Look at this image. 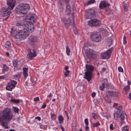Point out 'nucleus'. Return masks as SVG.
<instances>
[{
    "label": "nucleus",
    "instance_id": "nucleus-60",
    "mask_svg": "<svg viewBox=\"0 0 131 131\" xmlns=\"http://www.w3.org/2000/svg\"><path fill=\"white\" fill-rule=\"evenodd\" d=\"M127 83H128V85L127 86H129V85L130 84V81H128V82H127Z\"/></svg>",
    "mask_w": 131,
    "mask_h": 131
},
{
    "label": "nucleus",
    "instance_id": "nucleus-35",
    "mask_svg": "<svg viewBox=\"0 0 131 131\" xmlns=\"http://www.w3.org/2000/svg\"><path fill=\"white\" fill-rule=\"evenodd\" d=\"M113 97L117 96L118 94V92H117L115 91H113Z\"/></svg>",
    "mask_w": 131,
    "mask_h": 131
},
{
    "label": "nucleus",
    "instance_id": "nucleus-2",
    "mask_svg": "<svg viewBox=\"0 0 131 131\" xmlns=\"http://www.w3.org/2000/svg\"><path fill=\"white\" fill-rule=\"evenodd\" d=\"M85 18L86 19H91L88 21L89 25L91 27H95L100 25V22L97 19L98 16L97 12L94 9H90L85 14Z\"/></svg>",
    "mask_w": 131,
    "mask_h": 131
},
{
    "label": "nucleus",
    "instance_id": "nucleus-41",
    "mask_svg": "<svg viewBox=\"0 0 131 131\" xmlns=\"http://www.w3.org/2000/svg\"><path fill=\"white\" fill-rule=\"evenodd\" d=\"M73 31L74 33L75 34H77L78 33V30L77 28L75 27H74L73 28Z\"/></svg>",
    "mask_w": 131,
    "mask_h": 131
},
{
    "label": "nucleus",
    "instance_id": "nucleus-1",
    "mask_svg": "<svg viewBox=\"0 0 131 131\" xmlns=\"http://www.w3.org/2000/svg\"><path fill=\"white\" fill-rule=\"evenodd\" d=\"M37 18V16L35 14H30L28 15L25 20L17 21L15 23V25L18 27H21L23 29L17 30H14L12 28L11 32V35L18 41L25 38L29 33L34 31V26L33 24H31L32 22H35Z\"/></svg>",
    "mask_w": 131,
    "mask_h": 131
},
{
    "label": "nucleus",
    "instance_id": "nucleus-46",
    "mask_svg": "<svg viewBox=\"0 0 131 131\" xmlns=\"http://www.w3.org/2000/svg\"><path fill=\"white\" fill-rule=\"evenodd\" d=\"M96 93L95 92H93L91 94L93 98H94L95 96Z\"/></svg>",
    "mask_w": 131,
    "mask_h": 131
},
{
    "label": "nucleus",
    "instance_id": "nucleus-36",
    "mask_svg": "<svg viewBox=\"0 0 131 131\" xmlns=\"http://www.w3.org/2000/svg\"><path fill=\"white\" fill-rule=\"evenodd\" d=\"M92 116L93 118L95 119L97 118V115L94 113H93L92 114Z\"/></svg>",
    "mask_w": 131,
    "mask_h": 131
},
{
    "label": "nucleus",
    "instance_id": "nucleus-45",
    "mask_svg": "<svg viewBox=\"0 0 131 131\" xmlns=\"http://www.w3.org/2000/svg\"><path fill=\"white\" fill-rule=\"evenodd\" d=\"M110 129L111 130H113L114 129V127L112 124H111L110 126Z\"/></svg>",
    "mask_w": 131,
    "mask_h": 131
},
{
    "label": "nucleus",
    "instance_id": "nucleus-29",
    "mask_svg": "<svg viewBox=\"0 0 131 131\" xmlns=\"http://www.w3.org/2000/svg\"><path fill=\"white\" fill-rule=\"evenodd\" d=\"M51 115V118L53 120H55L56 118V116L54 114V113H52V112L50 113Z\"/></svg>",
    "mask_w": 131,
    "mask_h": 131
},
{
    "label": "nucleus",
    "instance_id": "nucleus-23",
    "mask_svg": "<svg viewBox=\"0 0 131 131\" xmlns=\"http://www.w3.org/2000/svg\"><path fill=\"white\" fill-rule=\"evenodd\" d=\"M120 112H118L117 111L114 114V118L116 120L117 119V118L119 117V114Z\"/></svg>",
    "mask_w": 131,
    "mask_h": 131
},
{
    "label": "nucleus",
    "instance_id": "nucleus-12",
    "mask_svg": "<svg viewBox=\"0 0 131 131\" xmlns=\"http://www.w3.org/2000/svg\"><path fill=\"white\" fill-rule=\"evenodd\" d=\"M38 39V36L32 35L30 36L29 38V42L30 43L32 44L36 42Z\"/></svg>",
    "mask_w": 131,
    "mask_h": 131
},
{
    "label": "nucleus",
    "instance_id": "nucleus-52",
    "mask_svg": "<svg viewBox=\"0 0 131 131\" xmlns=\"http://www.w3.org/2000/svg\"><path fill=\"white\" fill-rule=\"evenodd\" d=\"M128 98L130 100H131V93H130L129 94Z\"/></svg>",
    "mask_w": 131,
    "mask_h": 131
},
{
    "label": "nucleus",
    "instance_id": "nucleus-39",
    "mask_svg": "<svg viewBox=\"0 0 131 131\" xmlns=\"http://www.w3.org/2000/svg\"><path fill=\"white\" fill-rule=\"evenodd\" d=\"M100 124L99 123L97 122L94 123L93 124V127H97L100 125Z\"/></svg>",
    "mask_w": 131,
    "mask_h": 131
},
{
    "label": "nucleus",
    "instance_id": "nucleus-11",
    "mask_svg": "<svg viewBox=\"0 0 131 131\" xmlns=\"http://www.w3.org/2000/svg\"><path fill=\"white\" fill-rule=\"evenodd\" d=\"M16 0H7V4L8 8L12 10L15 6Z\"/></svg>",
    "mask_w": 131,
    "mask_h": 131
},
{
    "label": "nucleus",
    "instance_id": "nucleus-58",
    "mask_svg": "<svg viewBox=\"0 0 131 131\" xmlns=\"http://www.w3.org/2000/svg\"><path fill=\"white\" fill-rule=\"evenodd\" d=\"M4 76H0V79H4Z\"/></svg>",
    "mask_w": 131,
    "mask_h": 131
},
{
    "label": "nucleus",
    "instance_id": "nucleus-8",
    "mask_svg": "<svg viewBox=\"0 0 131 131\" xmlns=\"http://www.w3.org/2000/svg\"><path fill=\"white\" fill-rule=\"evenodd\" d=\"M37 55L36 50L34 48L29 49L28 51V54L27 58L31 60H32Z\"/></svg>",
    "mask_w": 131,
    "mask_h": 131
},
{
    "label": "nucleus",
    "instance_id": "nucleus-5",
    "mask_svg": "<svg viewBox=\"0 0 131 131\" xmlns=\"http://www.w3.org/2000/svg\"><path fill=\"white\" fill-rule=\"evenodd\" d=\"M85 68L87 71L85 73V76H84L85 79L89 82L92 79V72L94 69V67L88 64H86Z\"/></svg>",
    "mask_w": 131,
    "mask_h": 131
},
{
    "label": "nucleus",
    "instance_id": "nucleus-49",
    "mask_svg": "<svg viewBox=\"0 0 131 131\" xmlns=\"http://www.w3.org/2000/svg\"><path fill=\"white\" fill-rule=\"evenodd\" d=\"M35 118L38 119L39 121H40L41 119L39 117H35Z\"/></svg>",
    "mask_w": 131,
    "mask_h": 131
},
{
    "label": "nucleus",
    "instance_id": "nucleus-9",
    "mask_svg": "<svg viewBox=\"0 0 131 131\" xmlns=\"http://www.w3.org/2000/svg\"><path fill=\"white\" fill-rule=\"evenodd\" d=\"M112 50L113 48H111L107 50L106 52L102 53L100 55L101 58L103 59H107L109 58Z\"/></svg>",
    "mask_w": 131,
    "mask_h": 131
},
{
    "label": "nucleus",
    "instance_id": "nucleus-15",
    "mask_svg": "<svg viewBox=\"0 0 131 131\" xmlns=\"http://www.w3.org/2000/svg\"><path fill=\"white\" fill-rule=\"evenodd\" d=\"M72 7L69 4H67L66 6V13L67 15L70 14L73 10Z\"/></svg>",
    "mask_w": 131,
    "mask_h": 131
},
{
    "label": "nucleus",
    "instance_id": "nucleus-7",
    "mask_svg": "<svg viewBox=\"0 0 131 131\" xmlns=\"http://www.w3.org/2000/svg\"><path fill=\"white\" fill-rule=\"evenodd\" d=\"M86 47H85V49L86 50L85 54L86 57L90 60H91L96 58V56L93 52V50L90 49H86Z\"/></svg>",
    "mask_w": 131,
    "mask_h": 131
},
{
    "label": "nucleus",
    "instance_id": "nucleus-47",
    "mask_svg": "<svg viewBox=\"0 0 131 131\" xmlns=\"http://www.w3.org/2000/svg\"><path fill=\"white\" fill-rule=\"evenodd\" d=\"M85 129L86 131H87L89 130V127L88 126V125H86Z\"/></svg>",
    "mask_w": 131,
    "mask_h": 131
},
{
    "label": "nucleus",
    "instance_id": "nucleus-42",
    "mask_svg": "<svg viewBox=\"0 0 131 131\" xmlns=\"http://www.w3.org/2000/svg\"><path fill=\"white\" fill-rule=\"evenodd\" d=\"M118 69L119 72H123V70L122 67H118Z\"/></svg>",
    "mask_w": 131,
    "mask_h": 131
},
{
    "label": "nucleus",
    "instance_id": "nucleus-59",
    "mask_svg": "<svg viewBox=\"0 0 131 131\" xmlns=\"http://www.w3.org/2000/svg\"><path fill=\"white\" fill-rule=\"evenodd\" d=\"M52 95L51 94V93H50L49 95L48 96V97H52Z\"/></svg>",
    "mask_w": 131,
    "mask_h": 131
},
{
    "label": "nucleus",
    "instance_id": "nucleus-30",
    "mask_svg": "<svg viewBox=\"0 0 131 131\" xmlns=\"http://www.w3.org/2000/svg\"><path fill=\"white\" fill-rule=\"evenodd\" d=\"M129 127L127 126H124L122 129V131H128Z\"/></svg>",
    "mask_w": 131,
    "mask_h": 131
},
{
    "label": "nucleus",
    "instance_id": "nucleus-64",
    "mask_svg": "<svg viewBox=\"0 0 131 131\" xmlns=\"http://www.w3.org/2000/svg\"><path fill=\"white\" fill-rule=\"evenodd\" d=\"M9 17V16H7V17L6 18H5V20H7L8 18Z\"/></svg>",
    "mask_w": 131,
    "mask_h": 131
},
{
    "label": "nucleus",
    "instance_id": "nucleus-33",
    "mask_svg": "<svg viewBox=\"0 0 131 131\" xmlns=\"http://www.w3.org/2000/svg\"><path fill=\"white\" fill-rule=\"evenodd\" d=\"M108 44L111 45L112 43V40L111 37H109L108 38Z\"/></svg>",
    "mask_w": 131,
    "mask_h": 131
},
{
    "label": "nucleus",
    "instance_id": "nucleus-57",
    "mask_svg": "<svg viewBox=\"0 0 131 131\" xmlns=\"http://www.w3.org/2000/svg\"><path fill=\"white\" fill-rule=\"evenodd\" d=\"M64 2L66 3H68L69 2L70 0H64Z\"/></svg>",
    "mask_w": 131,
    "mask_h": 131
},
{
    "label": "nucleus",
    "instance_id": "nucleus-13",
    "mask_svg": "<svg viewBox=\"0 0 131 131\" xmlns=\"http://www.w3.org/2000/svg\"><path fill=\"white\" fill-rule=\"evenodd\" d=\"M110 4L108 2L103 1L101 2L99 4V7L101 9H104L106 7H108Z\"/></svg>",
    "mask_w": 131,
    "mask_h": 131
},
{
    "label": "nucleus",
    "instance_id": "nucleus-10",
    "mask_svg": "<svg viewBox=\"0 0 131 131\" xmlns=\"http://www.w3.org/2000/svg\"><path fill=\"white\" fill-rule=\"evenodd\" d=\"M17 82L16 81L13 80H11L8 83L6 89L8 91H11L12 90L14 89L16 86Z\"/></svg>",
    "mask_w": 131,
    "mask_h": 131
},
{
    "label": "nucleus",
    "instance_id": "nucleus-18",
    "mask_svg": "<svg viewBox=\"0 0 131 131\" xmlns=\"http://www.w3.org/2000/svg\"><path fill=\"white\" fill-rule=\"evenodd\" d=\"M63 23L64 24V26L66 27H68L70 23V20L67 18H63L62 19Z\"/></svg>",
    "mask_w": 131,
    "mask_h": 131
},
{
    "label": "nucleus",
    "instance_id": "nucleus-54",
    "mask_svg": "<svg viewBox=\"0 0 131 131\" xmlns=\"http://www.w3.org/2000/svg\"><path fill=\"white\" fill-rule=\"evenodd\" d=\"M61 12H62L63 10V8L62 6L61 7L59 8Z\"/></svg>",
    "mask_w": 131,
    "mask_h": 131
},
{
    "label": "nucleus",
    "instance_id": "nucleus-63",
    "mask_svg": "<svg viewBox=\"0 0 131 131\" xmlns=\"http://www.w3.org/2000/svg\"><path fill=\"white\" fill-rule=\"evenodd\" d=\"M6 54L7 56L8 57L9 56V53L8 52H7L6 53Z\"/></svg>",
    "mask_w": 131,
    "mask_h": 131
},
{
    "label": "nucleus",
    "instance_id": "nucleus-32",
    "mask_svg": "<svg viewBox=\"0 0 131 131\" xmlns=\"http://www.w3.org/2000/svg\"><path fill=\"white\" fill-rule=\"evenodd\" d=\"M95 1V0H89L87 2V5L90 4L92 3H93Z\"/></svg>",
    "mask_w": 131,
    "mask_h": 131
},
{
    "label": "nucleus",
    "instance_id": "nucleus-48",
    "mask_svg": "<svg viewBox=\"0 0 131 131\" xmlns=\"http://www.w3.org/2000/svg\"><path fill=\"white\" fill-rule=\"evenodd\" d=\"M39 97H37L34 98V100L35 101H36L39 100Z\"/></svg>",
    "mask_w": 131,
    "mask_h": 131
},
{
    "label": "nucleus",
    "instance_id": "nucleus-40",
    "mask_svg": "<svg viewBox=\"0 0 131 131\" xmlns=\"http://www.w3.org/2000/svg\"><path fill=\"white\" fill-rule=\"evenodd\" d=\"M123 43L124 44H126L127 43V41L126 40V38L125 36H124L123 38Z\"/></svg>",
    "mask_w": 131,
    "mask_h": 131
},
{
    "label": "nucleus",
    "instance_id": "nucleus-20",
    "mask_svg": "<svg viewBox=\"0 0 131 131\" xmlns=\"http://www.w3.org/2000/svg\"><path fill=\"white\" fill-rule=\"evenodd\" d=\"M129 86H125L123 88V92L125 94H126L127 93L128 90L129 89Z\"/></svg>",
    "mask_w": 131,
    "mask_h": 131
},
{
    "label": "nucleus",
    "instance_id": "nucleus-4",
    "mask_svg": "<svg viewBox=\"0 0 131 131\" xmlns=\"http://www.w3.org/2000/svg\"><path fill=\"white\" fill-rule=\"evenodd\" d=\"M30 8V5L27 4H19L16 8L17 12L20 14L26 13Z\"/></svg>",
    "mask_w": 131,
    "mask_h": 131
},
{
    "label": "nucleus",
    "instance_id": "nucleus-44",
    "mask_svg": "<svg viewBox=\"0 0 131 131\" xmlns=\"http://www.w3.org/2000/svg\"><path fill=\"white\" fill-rule=\"evenodd\" d=\"M84 122L85 125H88L89 124V122L88 119L85 118L84 120Z\"/></svg>",
    "mask_w": 131,
    "mask_h": 131
},
{
    "label": "nucleus",
    "instance_id": "nucleus-3",
    "mask_svg": "<svg viewBox=\"0 0 131 131\" xmlns=\"http://www.w3.org/2000/svg\"><path fill=\"white\" fill-rule=\"evenodd\" d=\"M3 113L2 117H0V122H1V124L4 128L6 129L8 128V127L6 125V121L8 120H10L13 116L10 110L8 109L5 110Z\"/></svg>",
    "mask_w": 131,
    "mask_h": 131
},
{
    "label": "nucleus",
    "instance_id": "nucleus-14",
    "mask_svg": "<svg viewBox=\"0 0 131 131\" xmlns=\"http://www.w3.org/2000/svg\"><path fill=\"white\" fill-rule=\"evenodd\" d=\"M107 80L106 79H104V82L102 83V85L100 86V89L101 90L104 91V88H107L108 86V83L107 82Z\"/></svg>",
    "mask_w": 131,
    "mask_h": 131
},
{
    "label": "nucleus",
    "instance_id": "nucleus-27",
    "mask_svg": "<svg viewBox=\"0 0 131 131\" xmlns=\"http://www.w3.org/2000/svg\"><path fill=\"white\" fill-rule=\"evenodd\" d=\"M11 101L12 102L16 103H18L20 102V100H16L15 99H11Z\"/></svg>",
    "mask_w": 131,
    "mask_h": 131
},
{
    "label": "nucleus",
    "instance_id": "nucleus-21",
    "mask_svg": "<svg viewBox=\"0 0 131 131\" xmlns=\"http://www.w3.org/2000/svg\"><path fill=\"white\" fill-rule=\"evenodd\" d=\"M5 46L6 48H9L11 46V43L9 41H7L5 43Z\"/></svg>",
    "mask_w": 131,
    "mask_h": 131
},
{
    "label": "nucleus",
    "instance_id": "nucleus-16",
    "mask_svg": "<svg viewBox=\"0 0 131 131\" xmlns=\"http://www.w3.org/2000/svg\"><path fill=\"white\" fill-rule=\"evenodd\" d=\"M119 118H120L122 123L124 122V121L126 119L127 116L126 114L124 112H122L120 114Z\"/></svg>",
    "mask_w": 131,
    "mask_h": 131
},
{
    "label": "nucleus",
    "instance_id": "nucleus-53",
    "mask_svg": "<svg viewBox=\"0 0 131 131\" xmlns=\"http://www.w3.org/2000/svg\"><path fill=\"white\" fill-rule=\"evenodd\" d=\"M61 128L62 131H65L64 130V128L63 127L61 126Z\"/></svg>",
    "mask_w": 131,
    "mask_h": 131
},
{
    "label": "nucleus",
    "instance_id": "nucleus-51",
    "mask_svg": "<svg viewBox=\"0 0 131 131\" xmlns=\"http://www.w3.org/2000/svg\"><path fill=\"white\" fill-rule=\"evenodd\" d=\"M105 101L107 103H110V102H111V101L110 100V99H108L107 100L106 99L105 100Z\"/></svg>",
    "mask_w": 131,
    "mask_h": 131
},
{
    "label": "nucleus",
    "instance_id": "nucleus-38",
    "mask_svg": "<svg viewBox=\"0 0 131 131\" xmlns=\"http://www.w3.org/2000/svg\"><path fill=\"white\" fill-rule=\"evenodd\" d=\"M14 112L16 113H18L19 112V109L16 107H15L14 108Z\"/></svg>",
    "mask_w": 131,
    "mask_h": 131
},
{
    "label": "nucleus",
    "instance_id": "nucleus-43",
    "mask_svg": "<svg viewBox=\"0 0 131 131\" xmlns=\"http://www.w3.org/2000/svg\"><path fill=\"white\" fill-rule=\"evenodd\" d=\"M124 10L125 11H127L128 10V7L127 5H124Z\"/></svg>",
    "mask_w": 131,
    "mask_h": 131
},
{
    "label": "nucleus",
    "instance_id": "nucleus-31",
    "mask_svg": "<svg viewBox=\"0 0 131 131\" xmlns=\"http://www.w3.org/2000/svg\"><path fill=\"white\" fill-rule=\"evenodd\" d=\"M70 52V50L68 47H67L66 48V52L67 54L68 55H69V53Z\"/></svg>",
    "mask_w": 131,
    "mask_h": 131
},
{
    "label": "nucleus",
    "instance_id": "nucleus-19",
    "mask_svg": "<svg viewBox=\"0 0 131 131\" xmlns=\"http://www.w3.org/2000/svg\"><path fill=\"white\" fill-rule=\"evenodd\" d=\"M28 69L26 68H23V74L24 78L25 79L27 77L28 75Z\"/></svg>",
    "mask_w": 131,
    "mask_h": 131
},
{
    "label": "nucleus",
    "instance_id": "nucleus-17",
    "mask_svg": "<svg viewBox=\"0 0 131 131\" xmlns=\"http://www.w3.org/2000/svg\"><path fill=\"white\" fill-rule=\"evenodd\" d=\"M9 8H6L5 9V10L3 12V16H5L9 15L10 13V10Z\"/></svg>",
    "mask_w": 131,
    "mask_h": 131
},
{
    "label": "nucleus",
    "instance_id": "nucleus-34",
    "mask_svg": "<svg viewBox=\"0 0 131 131\" xmlns=\"http://www.w3.org/2000/svg\"><path fill=\"white\" fill-rule=\"evenodd\" d=\"M70 71L69 70L66 71L64 73V75L65 77H67L69 74Z\"/></svg>",
    "mask_w": 131,
    "mask_h": 131
},
{
    "label": "nucleus",
    "instance_id": "nucleus-62",
    "mask_svg": "<svg viewBox=\"0 0 131 131\" xmlns=\"http://www.w3.org/2000/svg\"><path fill=\"white\" fill-rule=\"evenodd\" d=\"M105 68H103L102 69V70L103 72H104L105 71Z\"/></svg>",
    "mask_w": 131,
    "mask_h": 131
},
{
    "label": "nucleus",
    "instance_id": "nucleus-37",
    "mask_svg": "<svg viewBox=\"0 0 131 131\" xmlns=\"http://www.w3.org/2000/svg\"><path fill=\"white\" fill-rule=\"evenodd\" d=\"M21 76L20 74L19 73H18L17 74H16L14 75V77H16L18 79L20 78Z\"/></svg>",
    "mask_w": 131,
    "mask_h": 131
},
{
    "label": "nucleus",
    "instance_id": "nucleus-55",
    "mask_svg": "<svg viewBox=\"0 0 131 131\" xmlns=\"http://www.w3.org/2000/svg\"><path fill=\"white\" fill-rule=\"evenodd\" d=\"M115 104H116L115 103H113V102L111 103V105H112L114 107H115V106H114V105Z\"/></svg>",
    "mask_w": 131,
    "mask_h": 131
},
{
    "label": "nucleus",
    "instance_id": "nucleus-28",
    "mask_svg": "<svg viewBox=\"0 0 131 131\" xmlns=\"http://www.w3.org/2000/svg\"><path fill=\"white\" fill-rule=\"evenodd\" d=\"M115 108L117 109V112L121 113V112L122 111L121 109L122 108V105H120L118 106L117 107H115Z\"/></svg>",
    "mask_w": 131,
    "mask_h": 131
},
{
    "label": "nucleus",
    "instance_id": "nucleus-61",
    "mask_svg": "<svg viewBox=\"0 0 131 131\" xmlns=\"http://www.w3.org/2000/svg\"><path fill=\"white\" fill-rule=\"evenodd\" d=\"M65 114L67 116H68V114L67 112L66 111L65 112Z\"/></svg>",
    "mask_w": 131,
    "mask_h": 131
},
{
    "label": "nucleus",
    "instance_id": "nucleus-56",
    "mask_svg": "<svg viewBox=\"0 0 131 131\" xmlns=\"http://www.w3.org/2000/svg\"><path fill=\"white\" fill-rule=\"evenodd\" d=\"M69 68V67L68 66H66L65 67V69L66 71L68 70V69Z\"/></svg>",
    "mask_w": 131,
    "mask_h": 131
},
{
    "label": "nucleus",
    "instance_id": "nucleus-6",
    "mask_svg": "<svg viewBox=\"0 0 131 131\" xmlns=\"http://www.w3.org/2000/svg\"><path fill=\"white\" fill-rule=\"evenodd\" d=\"M91 40L95 42H99L101 41L102 38L101 35L96 32H91L90 35Z\"/></svg>",
    "mask_w": 131,
    "mask_h": 131
},
{
    "label": "nucleus",
    "instance_id": "nucleus-24",
    "mask_svg": "<svg viewBox=\"0 0 131 131\" xmlns=\"http://www.w3.org/2000/svg\"><path fill=\"white\" fill-rule=\"evenodd\" d=\"M58 120L59 123L61 124L62 123L64 119L63 117L62 116L60 115L58 116Z\"/></svg>",
    "mask_w": 131,
    "mask_h": 131
},
{
    "label": "nucleus",
    "instance_id": "nucleus-25",
    "mask_svg": "<svg viewBox=\"0 0 131 131\" xmlns=\"http://www.w3.org/2000/svg\"><path fill=\"white\" fill-rule=\"evenodd\" d=\"M3 69V72H4L5 71H7L8 70L9 67L5 64H4Z\"/></svg>",
    "mask_w": 131,
    "mask_h": 131
},
{
    "label": "nucleus",
    "instance_id": "nucleus-22",
    "mask_svg": "<svg viewBox=\"0 0 131 131\" xmlns=\"http://www.w3.org/2000/svg\"><path fill=\"white\" fill-rule=\"evenodd\" d=\"M18 62V60L17 59H14L13 61V63L14 67L16 68H17V63Z\"/></svg>",
    "mask_w": 131,
    "mask_h": 131
},
{
    "label": "nucleus",
    "instance_id": "nucleus-50",
    "mask_svg": "<svg viewBox=\"0 0 131 131\" xmlns=\"http://www.w3.org/2000/svg\"><path fill=\"white\" fill-rule=\"evenodd\" d=\"M46 104H43L42 106L41 107V108H45L46 107Z\"/></svg>",
    "mask_w": 131,
    "mask_h": 131
},
{
    "label": "nucleus",
    "instance_id": "nucleus-26",
    "mask_svg": "<svg viewBox=\"0 0 131 131\" xmlns=\"http://www.w3.org/2000/svg\"><path fill=\"white\" fill-rule=\"evenodd\" d=\"M113 91H109L106 92V94L111 97H113Z\"/></svg>",
    "mask_w": 131,
    "mask_h": 131
}]
</instances>
